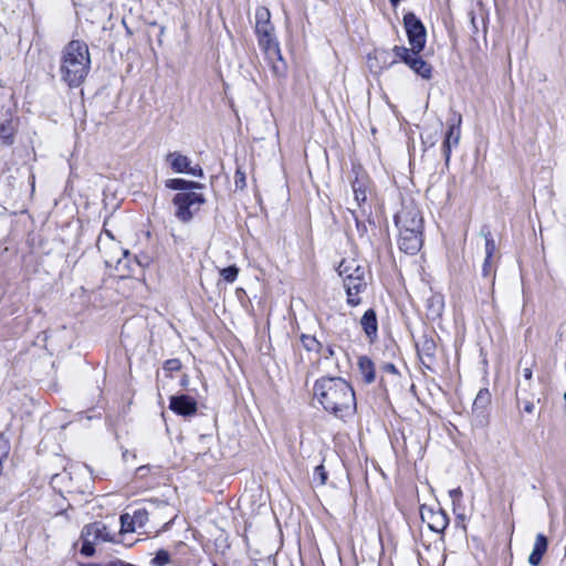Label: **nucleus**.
I'll use <instances>...</instances> for the list:
<instances>
[{"instance_id": "nucleus-45", "label": "nucleus", "mask_w": 566, "mask_h": 566, "mask_svg": "<svg viewBox=\"0 0 566 566\" xmlns=\"http://www.w3.org/2000/svg\"><path fill=\"white\" fill-rule=\"evenodd\" d=\"M564 400H565V402H566V392L564 394Z\"/></svg>"}, {"instance_id": "nucleus-29", "label": "nucleus", "mask_w": 566, "mask_h": 566, "mask_svg": "<svg viewBox=\"0 0 566 566\" xmlns=\"http://www.w3.org/2000/svg\"><path fill=\"white\" fill-rule=\"evenodd\" d=\"M432 312L436 316H439L442 311V300L440 296H433L430 298Z\"/></svg>"}, {"instance_id": "nucleus-40", "label": "nucleus", "mask_w": 566, "mask_h": 566, "mask_svg": "<svg viewBox=\"0 0 566 566\" xmlns=\"http://www.w3.org/2000/svg\"><path fill=\"white\" fill-rule=\"evenodd\" d=\"M524 410L527 412V413H532L533 410H534V403L532 401H527L524 406Z\"/></svg>"}, {"instance_id": "nucleus-8", "label": "nucleus", "mask_w": 566, "mask_h": 566, "mask_svg": "<svg viewBox=\"0 0 566 566\" xmlns=\"http://www.w3.org/2000/svg\"><path fill=\"white\" fill-rule=\"evenodd\" d=\"M403 24L408 41L415 52H421L426 45V29L421 21L413 14L407 13L403 17Z\"/></svg>"}, {"instance_id": "nucleus-32", "label": "nucleus", "mask_w": 566, "mask_h": 566, "mask_svg": "<svg viewBox=\"0 0 566 566\" xmlns=\"http://www.w3.org/2000/svg\"><path fill=\"white\" fill-rule=\"evenodd\" d=\"M185 174H188V175H191L195 177L203 176L202 168L199 165L191 166V164L189 165L188 171H186Z\"/></svg>"}, {"instance_id": "nucleus-17", "label": "nucleus", "mask_w": 566, "mask_h": 566, "mask_svg": "<svg viewBox=\"0 0 566 566\" xmlns=\"http://www.w3.org/2000/svg\"><path fill=\"white\" fill-rule=\"evenodd\" d=\"M360 325L366 336L373 342L377 338L378 322L374 310H367L360 318Z\"/></svg>"}, {"instance_id": "nucleus-2", "label": "nucleus", "mask_w": 566, "mask_h": 566, "mask_svg": "<svg viewBox=\"0 0 566 566\" xmlns=\"http://www.w3.org/2000/svg\"><path fill=\"white\" fill-rule=\"evenodd\" d=\"M91 67L88 46L80 40L69 42L61 53L60 73L70 87L80 86L86 78Z\"/></svg>"}, {"instance_id": "nucleus-21", "label": "nucleus", "mask_w": 566, "mask_h": 566, "mask_svg": "<svg viewBox=\"0 0 566 566\" xmlns=\"http://www.w3.org/2000/svg\"><path fill=\"white\" fill-rule=\"evenodd\" d=\"M166 187L175 190H185V189H192V188H202V185L195 182V181H187L185 179L180 178H174L168 179L166 181Z\"/></svg>"}, {"instance_id": "nucleus-3", "label": "nucleus", "mask_w": 566, "mask_h": 566, "mask_svg": "<svg viewBox=\"0 0 566 566\" xmlns=\"http://www.w3.org/2000/svg\"><path fill=\"white\" fill-rule=\"evenodd\" d=\"M398 228L399 249L408 254H416L422 247L423 219L416 205L402 203L395 216Z\"/></svg>"}, {"instance_id": "nucleus-5", "label": "nucleus", "mask_w": 566, "mask_h": 566, "mask_svg": "<svg viewBox=\"0 0 566 566\" xmlns=\"http://www.w3.org/2000/svg\"><path fill=\"white\" fill-rule=\"evenodd\" d=\"M172 203L176 207V218L181 222H189L205 203V198L201 193L193 191L178 192Z\"/></svg>"}, {"instance_id": "nucleus-1", "label": "nucleus", "mask_w": 566, "mask_h": 566, "mask_svg": "<svg viewBox=\"0 0 566 566\" xmlns=\"http://www.w3.org/2000/svg\"><path fill=\"white\" fill-rule=\"evenodd\" d=\"M313 395L322 408L335 417L344 418L356 410L354 389L342 377H321L314 384Z\"/></svg>"}, {"instance_id": "nucleus-23", "label": "nucleus", "mask_w": 566, "mask_h": 566, "mask_svg": "<svg viewBox=\"0 0 566 566\" xmlns=\"http://www.w3.org/2000/svg\"><path fill=\"white\" fill-rule=\"evenodd\" d=\"M491 401V395L488 389H481L473 402V408L475 410L478 409H484Z\"/></svg>"}, {"instance_id": "nucleus-20", "label": "nucleus", "mask_w": 566, "mask_h": 566, "mask_svg": "<svg viewBox=\"0 0 566 566\" xmlns=\"http://www.w3.org/2000/svg\"><path fill=\"white\" fill-rule=\"evenodd\" d=\"M15 127L12 120H4L0 124V139L4 145H11L14 140Z\"/></svg>"}, {"instance_id": "nucleus-44", "label": "nucleus", "mask_w": 566, "mask_h": 566, "mask_svg": "<svg viewBox=\"0 0 566 566\" xmlns=\"http://www.w3.org/2000/svg\"><path fill=\"white\" fill-rule=\"evenodd\" d=\"M394 7H397L400 0H389Z\"/></svg>"}, {"instance_id": "nucleus-38", "label": "nucleus", "mask_w": 566, "mask_h": 566, "mask_svg": "<svg viewBox=\"0 0 566 566\" xmlns=\"http://www.w3.org/2000/svg\"><path fill=\"white\" fill-rule=\"evenodd\" d=\"M335 355L334 348L332 346H327L325 353L323 354L324 358H331Z\"/></svg>"}, {"instance_id": "nucleus-25", "label": "nucleus", "mask_w": 566, "mask_h": 566, "mask_svg": "<svg viewBox=\"0 0 566 566\" xmlns=\"http://www.w3.org/2000/svg\"><path fill=\"white\" fill-rule=\"evenodd\" d=\"M484 240H485V256H488V259H492L495 250H496V245H495V242L491 235L490 232H484V231H481L480 233Z\"/></svg>"}, {"instance_id": "nucleus-16", "label": "nucleus", "mask_w": 566, "mask_h": 566, "mask_svg": "<svg viewBox=\"0 0 566 566\" xmlns=\"http://www.w3.org/2000/svg\"><path fill=\"white\" fill-rule=\"evenodd\" d=\"M547 547H548L547 537L541 533L537 534L534 545H533V549L527 559L528 564L532 566H538L542 562L544 554L547 551Z\"/></svg>"}, {"instance_id": "nucleus-31", "label": "nucleus", "mask_w": 566, "mask_h": 566, "mask_svg": "<svg viewBox=\"0 0 566 566\" xmlns=\"http://www.w3.org/2000/svg\"><path fill=\"white\" fill-rule=\"evenodd\" d=\"M181 368V363L179 359H169L165 363V369L170 371H177Z\"/></svg>"}, {"instance_id": "nucleus-35", "label": "nucleus", "mask_w": 566, "mask_h": 566, "mask_svg": "<svg viewBox=\"0 0 566 566\" xmlns=\"http://www.w3.org/2000/svg\"><path fill=\"white\" fill-rule=\"evenodd\" d=\"M146 511H142V510H138L134 513V516H132L134 518V523H138L139 526L143 525V522L144 520L146 518Z\"/></svg>"}, {"instance_id": "nucleus-15", "label": "nucleus", "mask_w": 566, "mask_h": 566, "mask_svg": "<svg viewBox=\"0 0 566 566\" xmlns=\"http://www.w3.org/2000/svg\"><path fill=\"white\" fill-rule=\"evenodd\" d=\"M338 274L343 280L352 276L365 275V268L356 259H344L338 266Z\"/></svg>"}, {"instance_id": "nucleus-34", "label": "nucleus", "mask_w": 566, "mask_h": 566, "mask_svg": "<svg viewBox=\"0 0 566 566\" xmlns=\"http://www.w3.org/2000/svg\"><path fill=\"white\" fill-rule=\"evenodd\" d=\"M155 560L157 562V564L159 565H165L166 563H168L169 560V555L167 552L165 551H160L157 553L156 557H155Z\"/></svg>"}, {"instance_id": "nucleus-36", "label": "nucleus", "mask_w": 566, "mask_h": 566, "mask_svg": "<svg viewBox=\"0 0 566 566\" xmlns=\"http://www.w3.org/2000/svg\"><path fill=\"white\" fill-rule=\"evenodd\" d=\"M522 376H523L524 381L527 382V385H530L532 377H533L532 368L531 367L523 368Z\"/></svg>"}, {"instance_id": "nucleus-14", "label": "nucleus", "mask_w": 566, "mask_h": 566, "mask_svg": "<svg viewBox=\"0 0 566 566\" xmlns=\"http://www.w3.org/2000/svg\"><path fill=\"white\" fill-rule=\"evenodd\" d=\"M169 407L178 415L191 416L197 411V401L187 395L172 396Z\"/></svg>"}, {"instance_id": "nucleus-6", "label": "nucleus", "mask_w": 566, "mask_h": 566, "mask_svg": "<svg viewBox=\"0 0 566 566\" xmlns=\"http://www.w3.org/2000/svg\"><path fill=\"white\" fill-rule=\"evenodd\" d=\"M392 52L397 60L390 62L389 66L394 65L399 60L406 63L415 73H417L422 78H431L432 66L422 57L419 56L420 52H415V50H409L408 48L398 45L394 46Z\"/></svg>"}, {"instance_id": "nucleus-22", "label": "nucleus", "mask_w": 566, "mask_h": 566, "mask_svg": "<svg viewBox=\"0 0 566 566\" xmlns=\"http://www.w3.org/2000/svg\"><path fill=\"white\" fill-rule=\"evenodd\" d=\"M353 191L355 195V200L358 205H361L367 199V189L364 181H360L356 178V180L353 182Z\"/></svg>"}, {"instance_id": "nucleus-7", "label": "nucleus", "mask_w": 566, "mask_h": 566, "mask_svg": "<svg viewBox=\"0 0 566 566\" xmlns=\"http://www.w3.org/2000/svg\"><path fill=\"white\" fill-rule=\"evenodd\" d=\"M81 554L90 557L95 553V545L103 542H111L112 535L102 522H95L86 525L82 531Z\"/></svg>"}, {"instance_id": "nucleus-11", "label": "nucleus", "mask_w": 566, "mask_h": 566, "mask_svg": "<svg viewBox=\"0 0 566 566\" xmlns=\"http://www.w3.org/2000/svg\"><path fill=\"white\" fill-rule=\"evenodd\" d=\"M367 283L365 275L352 276L350 279L344 280V287L347 294V303L350 306H357L361 300L359 294L366 290Z\"/></svg>"}, {"instance_id": "nucleus-27", "label": "nucleus", "mask_w": 566, "mask_h": 566, "mask_svg": "<svg viewBox=\"0 0 566 566\" xmlns=\"http://www.w3.org/2000/svg\"><path fill=\"white\" fill-rule=\"evenodd\" d=\"M120 523H122L123 531H125V532H134L135 531L134 518L129 514H123L120 516Z\"/></svg>"}, {"instance_id": "nucleus-37", "label": "nucleus", "mask_w": 566, "mask_h": 566, "mask_svg": "<svg viewBox=\"0 0 566 566\" xmlns=\"http://www.w3.org/2000/svg\"><path fill=\"white\" fill-rule=\"evenodd\" d=\"M450 497L454 501H459L462 496V491L460 488L453 489L449 491Z\"/></svg>"}, {"instance_id": "nucleus-46", "label": "nucleus", "mask_w": 566, "mask_h": 566, "mask_svg": "<svg viewBox=\"0 0 566 566\" xmlns=\"http://www.w3.org/2000/svg\"><path fill=\"white\" fill-rule=\"evenodd\" d=\"M213 566H217L216 564Z\"/></svg>"}, {"instance_id": "nucleus-24", "label": "nucleus", "mask_w": 566, "mask_h": 566, "mask_svg": "<svg viewBox=\"0 0 566 566\" xmlns=\"http://www.w3.org/2000/svg\"><path fill=\"white\" fill-rule=\"evenodd\" d=\"M301 342L304 348L308 352H319L322 348V344L311 335H302Z\"/></svg>"}, {"instance_id": "nucleus-12", "label": "nucleus", "mask_w": 566, "mask_h": 566, "mask_svg": "<svg viewBox=\"0 0 566 566\" xmlns=\"http://www.w3.org/2000/svg\"><path fill=\"white\" fill-rule=\"evenodd\" d=\"M421 517L436 533H442L449 524L448 515L442 510L422 509Z\"/></svg>"}, {"instance_id": "nucleus-18", "label": "nucleus", "mask_w": 566, "mask_h": 566, "mask_svg": "<svg viewBox=\"0 0 566 566\" xmlns=\"http://www.w3.org/2000/svg\"><path fill=\"white\" fill-rule=\"evenodd\" d=\"M167 161H169L172 170L177 174L188 171L189 165L191 164L190 158L177 151L168 154Z\"/></svg>"}, {"instance_id": "nucleus-41", "label": "nucleus", "mask_w": 566, "mask_h": 566, "mask_svg": "<svg viewBox=\"0 0 566 566\" xmlns=\"http://www.w3.org/2000/svg\"><path fill=\"white\" fill-rule=\"evenodd\" d=\"M386 369L390 373H396V367L392 364L386 365Z\"/></svg>"}, {"instance_id": "nucleus-42", "label": "nucleus", "mask_w": 566, "mask_h": 566, "mask_svg": "<svg viewBox=\"0 0 566 566\" xmlns=\"http://www.w3.org/2000/svg\"><path fill=\"white\" fill-rule=\"evenodd\" d=\"M526 387L524 386V384L522 381L518 382V386H517V390H523V391H526Z\"/></svg>"}, {"instance_id": "nucleus-26", "label": "nucleus", "mask_w": 566, "mask_h": 566, "mask_svg": "<svg viewBox=\"0 0 566 566\" xmlns=\"http://www.w3.org/2000/svg\"><path fill=\"white\" fill-rule=\"evenodd\" d=\"M238 274H239V268L235 265H230L220 271V275L228 283H233L237 280Z\"/></svg>"}, {"instance_id": "nucleus-9", "label": "nucleus", "mask_w": 566, "mask_h": 566, "mask_svg": "<svg viewBox=\"0 0 566 566\" xmlns=\"http://www.w3.org/2000/svg\"><path fill=\"white\" fill-rule=\"evenodd\" d=\"M461 123L462 117L459 114H454V117L450 119L448 124V130L446 133V137L442 144L443 155L446 157V161L449 163L451 150L453 147H457L460 143L461 138Z\"/></svg>"}, {"instance_id": "nucleus-30", "label": "nucleus", "mask_w": 566, "mask_h": 566, "mask_svg": "<svg viewBox=\"0 0 566 566\" xmlns=\"http://www.w3.org/2000/svg\"><path fill=\"white\" fill-rule=\"evenodd\" d=\"M314 476L315 479L317 478L319 480V484H325L327 480V473L322 464L315 468Z\"/></svg>"}, {"instance_id": "nucleus-19", "label": "nucleus", "mask_w": 566, "mask_h": 566, "mask_svg": "<svg viewBox=\"0 0 566 566\" xmlns=\"http://www.w3.org/2000/svg\"><path fill=\"white\" fill-rule=\"evenodd\" d=\"M358 367L361 374L363 380L366 384H371L375 380V367L374 363L366 356H361L358 359Z\"/></svg>"}, {"instance_id": "nucleus-43", "label": "nucleus", "mask_w": 566, "mask_h": 566, "mask_svg": "<svg viewBox=\"0 0 566 566\" xmlns=\"http://www.w3.org/2000/svg\"><path fill=\"white\" fill-rule=\"evenodd\" d=\"M102 245H105V242H104V238L101 235L98 238V247H99V249H102Z\"/></svg>"}, {"instance_id": "nucleus-39", "label": "nucleus", "mask_w": 566, "mask_h": 566, "mask_svg": "<svg viewBox=\"0 0 566 566\" xmlns=\"http://www.w3.org/2000/svg\"><path fill=\"white\" fill-rule=\"evenodd\" d=\"M106 566H130V564H127L123 560H113L107 563Z\"/></svg>"}, {"instance_id": "nucleus-10", "label": "nucleus", "mask_w": 566, "mask_h": 566, "mask_svg": "<svg viewBox=\"0 0 566 566\" xmlns=\"http://www.w3.org/2000/svg\"><path fill=\"white\" fill-rule=\"evenodd\" d=\"M105 235L111 240L109 248L105 247V264L109 268L120 270L127 265L128 251L119 247L117 242L113 241V235L109 231H105Z\"/></svg>"}, {"instance_id": "nucleus-28", "label": "nucleus", "mask_w": 566, "mask_h": 566, "mask_svg": "<svg viewBox=\"0 0 566 566\" xmlns=\"http://www.w3.org/2000/svg\"><path fill=\"white\" fill-rule=\"evenodd\" d=\"M234 185L237 189H243L245 187V174L239 168L234 175Z\"/></svg>"}, {"instance_id": "nucleus-4", "label": "nucleus", "mask_w": 566, "mask_h": 566, "mask_svg": "<svg viewBox=\"0 0 566 566\" xmlns=\"http://www.w3.org/2000/svg\"><path fill=\"white\" fill-rule=\"evenodd\" d=\"M254 30L258 35L259 46L269 59H281L280 46L275 38L274 27L271 23V12L265 7H258L255 10Z\"/></svg>"}, {"instance_id": "nucleus-33", "label": "nucleus", "mask_w": 566, "mask_h": 566, "mask_svg": "<svg viewBox=\"0 0 566 566\" xmlns=\"http://www.w3.org/2000/svg\"><path fill=\"white\" fill-rule=\"evenodd\" d=\"M492 270H493L492 259H488V256H485L484 262H483V269H482L483 275L484 276L491 275Z\"/></svg>"}, {"instance_id": "nucleus-13", "label": "nucleus", "mask_w": 566, "mask_h": 566, "mask_svg": "<svg viewBox=\"0 0 566 566\" xmlns=\"http://www.w3.org/2000/svg\"><path fill=\"white\" fill-rule=\"evenodd\" d=\"M417 352L423 366L430 368L436 358L437 346L432 337L422 335L416 343Z\"/></svg>"}]
</instances>
